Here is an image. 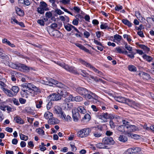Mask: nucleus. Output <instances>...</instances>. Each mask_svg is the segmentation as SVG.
Here are the masks:
<instances>
[{
  "label": "nucleus",
  "mask_w": 154,
  "mask_h": 154,
  "mask_svg": "<svg viewBox=\"0 0 154 154\" xmlns=\"http://www.w3.org/2000/svg\"><path fill=\"white\" fill-rule=\"evenodd\" d=\"M58 64L67 71L75 74H80L84 77H86L88 75V74L85 71L79 69L78 71H77L74 67L69 66L65 63H58Z\"/></svg>",
  "instance_id": "nucleus-1"
},
{
  "label": "nucleus",
  "mask_w": 154,
  "mask_h": 154,
  "mask_svg": "<svg viewBox=\"0 0 154 154\" xmlns=\"http://www.w3.org/2000/svg\"><path fill=\"white\" fill-rule=\"evenodd\" d=\"M27 89H23V92L29 94V93L32 94H36L38 91V88L34 85L31 83H28L27 84Z\"/></svg>",
  "instance_id": "nucleus-2"
},
{
  "label": "nucleus",
  "mask_w": 154,
  "mask_h": 154,
  "mask_svg": "<svg viewBox=\"0 0 154 154\" xmlns=\"http://www.w3.org/2000/svg\"><path fill=\"white\" fill-rule=\"evenodd\" d=\"M80 62L83 64L85 65L86 67L90 68L95 72L97 73L98 74V75L99 76L104 78L103 77L105 75L101 72L98 70L95 67L91 65L90 63L86 62L83 60H80Z\"/></svg>",
  "instance_id": "nucleus-3"
},
{
  "label": "nucleus",
  "mask_w": 154,
  "mask_h": 154,
  "mask_svg": "<svg viewBox=\"0 0 154 154\" xmlns=\"http://www.w3.org/2000/svg\"><path fill=\"white\" fill-rule=\"evenodd\" d=\"M93 136L95 137H99L102 134V128L97 127H91L90 128Z\"/></svg>",
  "instance_id": "nucleus-4"
},
{
  "label": "nucleus",
  "mask_w": 154,
  "mask_h": 154,
  "mask_svg": "<svg viewBox=\"0 0 154 154\" xmlns=\"http://www.w3.org/2000/svg\"><path fill=\"white\" fill-rule=\"evenodd\" d=\"M84 97L89 100L92 99L93 101L95 102H96L98 98V96L91 91H88V90L84 95Z\"/></svg>",
  "instance_id": "nucleus-5"
},
{
  "label": "nucleus",
  "mask_w": 154,
  "mask_h": 154,
  "mask_svg": "<svg viewBox=\"0 0 154 154\" xmlns=\"http://www.w3.org/2000/svg\"><path fill=\"white\" fill-rule=\"evenodd\" d=\"M91 132L90 128H85L79 131L78 132L77 135L80 137H85L89 135Z\"/></svg>",
  "instance_id": "nucleus-6"
},
{
  "label": "nucleus",
  "mask_w": 154,
  "mask_h": 154,
  "mask_svg": "<svg viewBox=\"0 0 154 154\" xmlns=\"http://www.w3.org/2000/svg\"><path fill=\"white\" fill-rule=\"evenodd\" d=\"M124 103L135 109H137L140 107V105L139 103H137L134 101L128 99L126 98Z\"/></svg>",
  "instance_id": "nucleus-7"
},
{
  "label": "nucleus",
  "mask_w": 154,
  "mask_h": 154,
  "mask_svg": "<svg viewBox=\"0 0 154 154\" xmlns=\"http://www.w3.org/2000/svg\"><path fill=\"white\" fill-rule=\"evenodd\" d=\"M126 128H127V131H126L127 134H129L131 132L138 131L139 130V128L137 126L133 125H129L127 126Z\"/></svg>",
  "instance_id": "nucleus-8"
},
{
  "label": "nucleus",
  "mask_w": 154,
  "mask_h": 154,
  "mask_svg": "<svg viewBox=\"0 0 154 154\" xmlns=\"http://www.w3.org/2000/svg\"><path fill=\"white\" fill-rule=\"evenodd\" d=\"M54 109V113L60 115L62 118L65 117V114L63 113L62 108L60 106L58 105L55 106Z\"/></svg>",
  "instance_id": "nucleus-9"
},
{
  "label": "nucleus",
  "mask_w": 154,
  "mask_h": 154,
  "mask_svg": "<svg viewBox=\"0 0 154 154\" xmlns=\"http://www.w3.org/2000/svg\"><path fill=\"white\" fill-rule=\"evenodd\" d=\"M102 142L105 144V145H113L115 143L113 138L110 137H105L103 138Z\"/></svg>",
  "instance_id": "nucleus-10"
},
{
  "label": "nucleus",
  "mask_w": 154,
  "mask_h": 154,
  "mask_svg": "<svg viewBox=\"0 0 154 154\" xmlns=\"http://www.w3.org/2000/svg\"><path fill=\"white\" fill-rule=\"evenodd\" d=\"M75 90L79 94L84 96L88 90L84 88L79 87L75 88Z\"/></svg>",
  "instance_id": "nucleus-11"
},
{
  "label": "nucleus",
  "mask_w": 154,
  "mask_h": 154,
  "mask_svg": "<svg viewBox=\"0 0 154 154\" xmlns=\"http://www.w3.org/2000/svg\"><path fill=\"white\" fill-rule=\"evenodd\" d=\"M72 118L74 121L75 122H77L79 119L80 118V116L79 115V112L76 111L74 109L72 110Z\"/></svg>",
  "instance_id": "nucleus-12"
},
{
  "label": "nucleus",
  "mask_w": 154,
  "mask_h": 154,
  "mask_svg": "<svg viewBox=\"0 0 154 154\" xmlns=\"http://www.w3.org/2000/svg\"><path fill=\"white\" fill-rule=\"evenodd\" d=\"M51 82L52 84L51 85V86H53L54 85H56L57 87L60 88H64V87L65 86L60 82H58L56 80H55L53 79H51Z\"/></svg>",
  "instance_id": "nucleus-13"
},
{
  "label": "nucleus",
  "mask_w": 154,
  "mask_h": 154,
  "mask_svg": "<svg viewBox=\"0 0 154 154\" xmlns=\"http://www.w3.org/2000/svg\"><path fill=\"white\" fill-rule=\"evenodd\" d=\"M57 93L60 95L61 96L65 97L68 94L66 90L64 88H60L57 91Z\"/></svg>",
  "instance_id": "nucleus-14"
},
{
  "label": "nucleus",
  "mask_w": 154,
  "mask_h": 154,
  "mask_svg": "<svg viewBox=\"0 0 154 154\" xmlns=\"http://www.w3.org/2000/svg\"><path fill=\"white\" fill-rule=\"evenodd\" d=\"M64 26L65 28L68 31H70L72 29H73L75 31L79 33V32L77 28L70 24L68 23L64 25Z\"/></svg>",
  "instance_id": "nucleus-15"
},
{
  "label": "nucleus",
  "mask_w": 154,
  "mask_h": 154,
  "mask_svg": "<svg viewBox=\"0 0 154 154\" xmlns=\"http://www.w3.org/2000/svg\"><path fill=\"white\" fill-rule=\"evenodd\" d=\"M50 99L51 100L57 101L61 99V96L60 94H52L50 96Z\"/></svg>",
  "instance_id": "nucleus-16"
},
{
  "label": "nucleus",
  "mask_w": 154,
  "mask_h": 154,
  "mask_svg": "<svg viewBox=\"0 0 154 154\" xmlns=\"http://www.w3.org/2000/svg\"><path fill=\"white\" fill-rule=\"evenodd\" d=\"M19 70L22 71H24L26 72L29 71L30 69H32V68L29 67L26 65H25L23 64H19Z\"/></svg>",
  "instance_id": "nucleus-17"
},
{
  "label": "nucleus",
  "mask_w": 154,
  "mask_h": 154,
  "mask_svg": "<svg viewBox=\"0 0 154 154\" xmlns=\"http://www.w3.org/2000/svg\"><path fill=\"white\" fill-rule=\"evenodd\" d=\"M2 89L4 93L8 96L11 97H13L14 96V94L11 90H9L4 88H2Z\"/></svg>",
  "instance_id": "nucleus-18"
},
{
  "label": "nucleus",
  "mask_w": 154,
  "mask_h": 154,
  "mask_svg": "<svg viewBox=\"0 0 154 154\" xmlns=\"http://www.w3.org/2000/svg\"><path fill=\"white\" fill-rule=\"evenodd\" d=\"M98 117L102 119H108L112 118L111 117L110 114H108L106 112L102 113L101 115H99Z\"/></svg>",
  "instance_id": "nucleus-19"
},
{
  "label": "nucleus",
  "mask_w": 154,
  "mask_h": 154,
  "mask_svg": "<svg viewBox=\"0 0 154 154\" xmlns=\"http://www.w3.org/2000/svg\"><path fill=\"white\" fill-rule=\"evenodd\" d=\"M118 130L122 132H124L125 134H127L126 131H127V128L125 127V125H122L119 126L117 127Z\"/></svg>",
  "instance_id": "nucleus-20"
},
{
  "label": "nucleus",
  "mask_w": 154,
  "mask_h": 154,
  "mask_svg": "<svg viewBox=\"0 0 154 154\" xmlns=\"http://www.w3.org/2000/svg\"><path fill=\"white\" fill-rule=\"evenodd\" d=\"M51 79H52L50 78L46 79V80L41 79L39 82L46 85L51 86L52 84H51Z\"/></svg>",
  "instance_id": "nucleus-21"
},
{
  "label": "nucleus",
  "mask_w": 154,
  "mask_h": 154,
  "mask_svg": "<svg viewBox=\"0 0 154 154\" xmlns=\"http://www.w3.org/2000/svg\"><path fill=\"white\" fill-rule=\"evenodd\" d=\"M76 111L80 112L81 114H85L86 113V111L85 108L82 106H80L77 109H74Z\"/></svg>",
  "instance_id": "nucleus-22"
},
{
  "label": "nucleus",
  "mask_w": 154,
  "mask_h": 154,
  "mask_svg": "<svg viewBox=\"0 0 154 154\" xmlns=\"http://www.w3.org/2000/svg\"><path fill=\"white\" fill-rule=\"evenodd\" d=\"M64 109L67 110H70L73 106L72 104L71 103H64Z\"/></svg>",
  "instance_id": "nucleus-23"
},
{
  "label": "nucleus",
  "mask_w": 154,
  "mask_h": 154,
  "mask_svg": "<svg viewBox=\"0 0 154 154\" xmlns=\"http://www.w3.org/2000/svg\"><path fill=\"white\" fill-rule=\"evenodd\" d=\"M140 76H142L143 79L146 80H148L151 78L150 75L144 72H142L140 74Z\"/></svg>",
  "instance_id": "nucleus-24"
},
{
  "label": "nucleus",
  "mask_w": 154,
  "mask_h": 154,
  "mask_svg": "<svg viewBox=\"0 0 154 154\" xmlns=\"http://www.w3.org/2000/svg\"><path fill=\"white\" fill-rule=\"evenodd\" d=\"M58 120L57 119L52 117L50 118L48 121V122L49 124L54 125L57 124L58 122Z\"/></svg>",
  "instance_id": "nucleus-25"
},
{
  "label": "nucleus",
  "mask_w": 154,
  "mask_h": 154,
  "mask_svg": "<svg viewBox=\"0 0 154 154\" xmlns=\"http://www.w3.org/2000/svg\"><path fill=\"white\" fill-rule=\"evenodd\" d=\"M39 7L44 9L45 11H48V5L44 2L42 1L40 2Z\"/></svg>",
  "instance_id": "nucleus-26"
},
{
  "label": "nucleus",
  "mask_w": 154,
  "mask_h": 154,
  "mask_svg": "<svg viewBox=\"0 0 154 154\" xmlns=\"http://www.w3.org/2000/svg\"><path fill=\"white\" fill-rule=\"evenodd\" d=\"M15 10L17 14L19 16H23L24 15V13L23 11L20 8L17 7H16Z\"/></svg>",
  "instance_id": "nucleus-27"
},
{
  "label": "nucleus",
  "mask_w": 154,
  "mask_h": 154,
  "mask_svg": "<svg viewBox=\"0 0 154 154\" xmlns=\"http://www.w3.org/2000/svg\"><path fill=\"white\" fill-rule=\"evenodd\" d=\"M137 44L139 47L143 50L145 51L148 52L149 51V48L147 46H146L144 45L140 44L138 43H137Z\"/></svg>",
  "instance_id": "nucleus-28"
},
{
  "label": "nucleus",
  "mask_w": 154,
  "mask_h": 154,
  "mask_svg": "<svg viewBox=\"0 0 154 154\" xmlns=\"http://www.w3.org/2000/svg\"><path fill=\"white\" fill-rule=\"evenodd\" d=\"M114 99L116 101L122 103H125L126 99L125 98L121 97H116Z\"/></svg>",
  "instance_id": "nucleus-29"
},
{
  "label": "nucleus",
  "mask_w": 154,
  "mask_h": 154,
  "mask_svg": "<svg viewBox=\"0 0 154 154\" xmlns=\"http://www.w3.org/2000/svg\"><path fill=\"white\" fill-rule=\"evenodd\" d=\"M96 146L97 148H106L108 149V146H107L105 145V144L103 143H99L96 144Z\"/></svg>",
  "instance_id": "nucleus-30"
},
{
  "label": "nucleus",
  "mask_w": 154,
  "mask_h": 154,
  "mask_svg": "<svg viewBox=\"0 0 154 154\" xmlns=\"http://www.w3.org/2000/svg\"><path fill=\"white\" fill-rule=\"evenodd\" d=\"M11 89L14 95H15L19 91V88L17 86H14L12 87Z\"/></svg>",
  "instance_id": "nucleus-31"
},
{
  "label": "nucleus",
  "mask_w": 154,
  "mask_h": 154,
  "mask_svg": "<svg viewBox=\"0 0 154 154\" xmlns=\"http://www.w3.org/2000/svg\"><path fill=\"white\" fill-rule=\"evenodd\" d=\"M14 120L16 123L19 124H23L24 123L23 121L19 117H15Z\"/></svg>",
  "instance_id": "nucleus-32"
},
{
  "label": "nucleus",
  "mask_w": 154,
  "mask_h": 154,
  "mask_svg": "<svg viewBox=\"0 0 154 154\" xmlns=\"http://www.w3.org/2000/svg\"><path fill=\"white\" fill-rule=\"evenodd\" d=\"M9 66L11 67V68H12L13 69H18V70L19 69V64H17L14 63H9Z\"/></svg>",
  "instance_id": "nucleus-33"
},
{
  "label": "nucleus",
  "mask_w": 154,
  "mask_h": 154,
  "mask_svg": "<svg viewBox=\"0 0 154 154\" xmlns=\"http://www.w3.org/2000/svg\"><path fill=\"white\" fill-rule=\"evenodd\" d=\"M53 115L52 113L49 112V111H47L45 113L44 116L45 119H49L50 118H51V117L53 116Z\"/></svg>",
  "instance_id": "nucleus-34"
},
{
  "label": "nucleus",
  "mask_w": 154,
  "mask_h": 154,
  "mask_svg": "<svg viewBox=\"0 0 154 154\" xmlns=\"http://www.w3.org/2000/svg\"><path fill=\"white\" fill-rule=\"evenodd\" d=\"M122 22L129 27H131L132 26V24L127 20L123 19L122 20Z\"/></svg>",
  "instance_id": "nucleus-35"
},
{
  "label": "nucleus",
  "mask_w": 154,
  "mask_h": 154,
  "mask_svg": "<svg viewBox=\"0 0 154 154\" xmlns=\"http://www.w3.org/2000/svg\"><path fill=\"white\" fill-rule=\"evenodd\" d=\"M72 99L73 101H75L76 102H79L82 101L83 100V98L80 96H78L75 97H74L73 96Z\"/></svg>",
  "instance_id": "nucleus-36"
},
{
  "label": "nucleus",
  "mask_w": 154,
  "mask_h": 154,
  "mask_svg": "<svg viewBox=\"0 0 154 154\" xmlns=\"http://www.w3.org/2000/svg\"><path fill=\"white\" fill-rule=\"evenodd\" d=\"M128 70L131 72H135L137 71L136 67L132 65H129L128 66Z\"/></svg>",
  "instance_id": "nucleus-37"
},
{
  "label": "nucleus",
  "mask_w": 154,
  "mask_h": 154,
  "mask_svg": "<svg viewBox=\"0 0 154 154\" xmlns=\"http://www.w3.org/2000/svg\"><path fill=\"white\" fill-rule=\"evenodd\" d=\"M119 140L122 142H125L127 140V138L123 135H120L119 138Z\"/></svg>",
  "instance_id": "nucleus-38"
},
{
  "label": "nucleus",
  "mask_w": 154,
  "mask_h": 154,
  "mask_svg": "<svg viewBox=\"0 0 154 154\" xmlns=\"http://www.w3.org/2000/svg\"><path fill=\"white\" fill-rule=\"evenodd\" d=\"M89 77L97 82H98L99 81H100L102 82H103V81L101 79H98L97 77L94 76L92 75H90Z\"/></svg>",
  "instance_id": "nucleus-39"
},
{
  "label": "nucleus",
  "mask_w": 154,
  "mask_h": 154,
  "mask_svg": "<svg viewBox=\"0 0 154 154\" xmlns=\"http://www.w3.org/2000/svg\"><path fill=\"white\" fill-rule=\"evenodd\" d=\"M72 98H73V96L72 95H69V97L65 99L64 102L66 103H68L71 101H73V100H72Z\"/></svg>",
  "instance_id": "nucleus-40"
},
{
  "label": "nucleus",
  "mask_w": 154,
  "mask_h": 154,
  "mask_svg": "<svg viewBox=\"0 0 154 154\" xmlns=\"http://www.w3.org/2000/svg\"><path fill=\"white\" fill-rule=\"evenodd\" d=\"M36 107L38 109H39L42 107V104L43 102L42 100H40L36 102Z\"/></svg>",
  "instance_id": "nucleus-41"
},
{
  "label": "nucleus",
  "mask_w": 154,
  "mask_h": 154,
  "mask_svg": "<svg viewBox=\"0 0 154 154\" xmlns=\"http://www.w3.org/2000/svg\"><path fill=\"white\" fill-rule=\"evenodd\" d=\"M20 139L22 140H24L25 141L27 140L28 139V137L26 136H25L21 133H20Z\"/></svg>",
  "instance_id": "nucleus-42"
},
{
  "label": "nucleus",
  "mask_w": 154,
  "mask_h": 154,
  "mask_svg": "<svg viewBox=\"0 0 154 154\" xmlns=\"http://www.w3.org/2000/svg\"><path fill=\"white\" fill-rule=\"evenodd\" d=\"M114 38L116 40L119 42L120 41L122 38V36L118 34L115 35Z\"/></svg>",
  "instance_id": "nucleus-43"
},
{
  "label": "nucleus",
  "mask_w": 154,
  "mask_h": 154,
  "mask_svg": "<svg viewBox=\"0 0 154 154\" xmlns=\"http://www.w3.org/2000/svg\"><path fill=\"white\" fill-rule=\"evenodd\" d=\"M44 11H45V10H44V9L40 7H38L37 8V11L38 12L41 14H43L44 13Z\"/></svg>",
  "instance_id": "nucleus-44"
},
{
  "label": "nucleus",
  "mask_w": 154,
  "mask_h": 154,
  "mask_svg": "<svg viewBox=\"0 0 154 154\" xmlns=\"http://www.w3.org/2000/svg\"><path fill=\"white\" fill-rule=\"evenodd\" d=\"M143 57L144 59H146V60L149 62H150L152 59L151 57L147 56L146 54L143 55Z\"/></svg>",
  "instance_id": "nucleus-45"
},
{
  "label": "nucleus",
  "mask_w": 154,
  "mask_h": 154,
  "mask_svg": "<svg viewBox=\"0 0 154 154\" xmlns=\"http://www.w3.org/2000/svg\"><path fill=\"white\" fill-rule=\"evenodd\" d=\"M4 52V51L0 53V58L3 59L7 58L8 57V56Z\"/></svg>",
  "instance_id": "nucleus-46"
},
{
  "label": "nucleus",
  "mask_w": 154,
  "mask_h": 154,
  "mask_svg": "<svg viewBox=\"0 0 154 154\" xmlns=\"http://www.w3.org/2000/svg\"><path fill=\"white\" fill-rule=\"evenodd\" d=\"M63 118L66 121L68 122H70L72 120L71 118L69 115H67V116H66L65 115V117H63V118Z\"/></svg>",
  "instance_id": "nucleus-47"
},
{
  "label": "nucleus",
  "mask_w": 154,
  "mask_h": 154,
  "mask_svg": "<svg viewBox=\"0 0 154 154\" xmlns=\"http://www.w3.org/2000/svg\"><path fill=\"white\" fill-rule=\"evenodd\" d=\"M90 115L88 114H86L85 115V116L82 118V119L86 120L87 121H89L90 119Z\"/></svg>",
  "instance_id": "nucleus-48"
},
{
  "label": "nucleus",
  "mask_w": 154,
  "mask_h": 154,
  "mask_svg": "<svg viewBox=\"0 0 154 154\" xmlns=\"http://www.w3.org/2000/svg\"><path fill=\"white\" fill-rule=\"evenodd\" d=\"M134 153L133 148L128 149L124 154H131Z\"/></svg>",
  "instance_id": "nucleus-49"
},
{
  "label": "nucleus",
  "mask_w": 154,
  "mask_h": 154,
  "mask_svg": "<svg viewBox=\"0 0 154 154\" xmlns=\"http://www.w3.org/2000/svg\"><path fill=\"white\" fill-rule=\"evenodd\" d=\"M133 152L134 153H136L140 152L141 151V149L138 147H136L133 148Z\"/></svg>",
  "instance_id": "nucleus-50"
},
{
  "label": "nucleus",
  "mask_w": 154,
  "mask_h": 154,
  "mask_svg": "<svg viewBox=\"0 0 154 154\" xmlns=\"http://www.w3.org/2000/svg\"><path fill=\"white\" fill-rule=\"evenodd\" d=\"M53 104L52 102L51 101H49L47 105V109L48 110L49 109H51Z\"/></svg>",
  "instance_id": "nucleus-51"
},
{
  "label": "nucleus",
  "mask_w": 154,
  "mask_h": 154,
  "mask_svg": "<svg viewBox=\"0 0 154 154\" xmlns=\"http://www.w3.org/2000/svg\"><path fill=\"white\" fill-rule=\"evenodd\" d=\"M37 22L38 24L42 26H44L45 25V22L42 19H39L38 20Z\"/></svg>",
  "instance_id": "nucleus-52"
},
{
  "label": "nucleus",
  "mask_w": 154,
  "mask_h": 154,
  "mask_svg": "<svg viewBox=\"0 0 154 154\" xmlns=\"http://www.w3.org/2000/svg\"><path fill=\"white\" fill-rule=\"evenodd\" d=\"M55 12L59 15H60L62 14H64V12H63L60 9L58 8L56 9Z\"/></svg>",
  "instance_id": "nucleus-53"
},
{
  "label": "nucleus",
  "mask_w": 154,
  "mask_h": 154,
  "mask_svg": "<svg viewBox=\"0 0 154 154\" xmlns=\"http://www.w3.org/2000/svg\"><path fill=\"white\" fill-rule=\"evenodd\" d=\"M36 132L39 134H44V131L41 128H38L36 130Z\"/></svg>",
  "instance_id": "nucleus-54"
},
{
  "label": "nucleus",
  "mask_w": 154,
  "mask_h": 154,
  "mask_svg": "<svg viewBox=\"0 0 154 154\" xmlns=\"http://www.w3.org/2000/svg\"><path fill=\"white\" fill-rule=\"evenodd\" d=\"M12 101L17 106H18L19 105L20 103H19V102L18 100L16 99L15 98H13Z\"/></svg>",
  "instance_id": "nucleus-55"
},
{
  "label": "nucleus",
  "mask_w": 154,
  "mask_h": 154,
  "mask_svg": "<svg viewBox=\"0 0 154 154\" xmlns=\"http://www.w3.org/2000/svg\"><path fill=\"white\" fill-rule=\"evenodd\" d=\"M100 27L102 29L108 28V26L107 25V24L106 23H105L104 24L101 25Z\"/></svg>",
  "instance_id": "nucleus-56"
},
{
  "label": "nucleus",
  "mask_w": 154,
  "mask_h": 154,
  "mask_svg": "<svg viewBox=\"0 0 154 154\" xmlns=\"http://www.w3.org/2000/svg\"><path fill=\"white\" fill-rule=\"evenodd\" d=\"M2 80H3V82L0 80V85L2 87V88H4L6 86L4 82V81H6V80L4 79H2Z\"/></svg>",
  "instance_id": "nucleus-57"
},
{
  "label": "nucleus",
  "mask_w": 154,
  "mask_h": 154,
  "mask_svg": "<svg viewBox=\"0 0 154 154\" xmlns=\"http://www.w3.org/2000/svg\"><path fill=\"white\" fill-rule=\"evenodd\" d=\"M135 16L139 20H140V18H141V16L140 15V13L136 11L135 12Z\"/></svg>",
  "instance_id": "nucleus-58"
},
{
  "label": "nucleus",
  "mask_w": 154,
  "mask_h": 154,
  "mask_svg": "<svg viewBox=\"0 0 154 154\" xmlns=\"http://www.w3.org/2000/svg\"><path fill=\"white\" fill-rule=\"evenodd\" d=\"M25 110L26 112L28 113H31L32 111V110L29 107H26Z\"/></svg>",
  "instance_id": "nucleus-59"
},
{
  "label": "nucleus",
  "mask_w": 154,
  "mask_h": 154,
  "mask_svg": "<svg viewBox=\"0 0 154 154\" xmlns=\"http://www.w3.org/2000/svg\"><path fill=\"white\" fill-rule=\"evenodd\" d=\"M2 42L3 43L6 44L7 45H9L11 43L9 41L5 38L2 40Z\"/></svg>",
  "instance_id": "nucleus-60"
},
{
  "label": "nucleus",
  "mask_w": 154,
  "mask_h": 154,
  "mask_svg": "<svg viewBox=\"0 0 154 154\" xmlns=\"http://www.w3.org/2000/svg\"><path fill=\"white\" fill-rule=\"evenodd\" d=\"M59 33L60 34V32L58 30H53L51 32V35H53L54 36H56V35H55L56 33Z\"/></svg>",
  "instance_id": "nucleus-61"
},
{
  "label": "nucleus",
  "mask_w": 154,
  "mask_h": 154,
  "mask_svg": "<svg viewBox=\"0 0 154 154\" xmlns=\"http://www.w3.org/2000/svg\"><path fill=\"white\" fill-rule=\"evenodd\" d=\"M27 84L26 83H23L22 84L21 86L22 87V90L23 91V89H27Z\"/></svg>",
  "instance_id": "nucleus-62"
},
{
  "label": "nucleus",
  "mask_w": 154,
  "mask_h": 154,
  "mask_svg": "<svg viewBox=\"0 0 154 154\" xmlns=\"http://www.w3.org/2000/svg\"><path fill=\"white\" fill-rule=\"evenodd\" d=\"M45 16L46 17L49 18L52 16V14L50 12H48L46 13Z\"/></svg>",
  "instance_id": "nucleus-63"
},
{
  "label": "nucleus",
  "mask_w": 154,
  "mask_h": 154,
  "mask_svg": "<svg viewBox=\"0 0 154 154\" xmlns=\"http://www.w3.org/2000/svg\"><path fill=\"white\" fill-rule=\"evenodd\" d=\"M109 125L112 128H115V125L112 121H110Z\"/></svg>",
  "instance_id": "nucleus-64"
}]
</instances>
